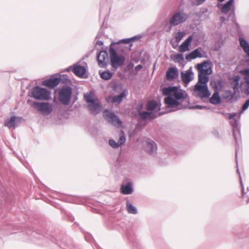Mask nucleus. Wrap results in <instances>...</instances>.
Returning a JSON list of instances; mask_svg holds the SVG:
<instances>
[{
	"label": "nucleus",
	"mask_w": 249,
	"mask_h": 249,
	"mask_svg": "<svg viewBox=\"0 0 249 249\" xmlns=\"http://www.w3.org/2000/svg\"><path fill=\"white\" fill-rule=\"evenodd\" d=\"M213 63L210 60H207L197 65L196 68L199 71L198 82L194 88V95L201 99L209 98L211 92L209 90L207 83L209 78L207 74H211L212 71Z\"/></svg>",
	"instance_id": "f257e3e1"
},
{
	"label": "nucleus",
	"mask_w": 249,
	"mask_h": 249,
	"mask_svg": "<svg viewBox=\"0 0 249 249\" xmlns=\"http://www.w3.org/2000/svg\"><path fill=\"white\" fill-rule=\"evenodd\" d=\"M220 113L225 116H229L228 119L230 120V124L232 128V133L234 139V142L236 146L235 149V159L236 162V167H238V163H237V151L238 148L237 146L239 147V145L241 143V137L240 134V126L239 125V121L240 120V114L238 115V118H236V116H237L236 113H225L224 112H220ZM237 172L239 174L240 180V185L241 187V191H242V195L243 197L245 194L244 192V187L242 181L241 177L240 174L239 170L238 168L237 169Z\"/></svg>",
	"instance_id": "f03ea898"
},
{
	"label": "nucleus",
	"mask_w": 249,
	"mask_h": 249,
	"mask_svg": "<svg viewBox=\"0 0 249 249\" xmlns=\"http://www.w3.org/2000/svg\"><path fill=\"white\" fill-rule=\"evenodd\" d=\"M220 113L225 116H229L228 119L230 120V124L232 128V133L234 139V142L236 146L235 149V159L236 162V167H238V163H237V151L238 148L237 146L239 147V145L241 143V137L240 134V126L239 125V121L240 120V114L238 115V118H236V116H237L236 113H225L224 112H220ZM237 172L239 174L240 180V185L241 187V191H242V195L243 197L245 194L244 192V187L242 181L241 177L240 174L239 170L238 168L237 169Z\"/></svg>",
	"instance_id": "7ed1b4c3"
},
{
	"label": "nucleus",
	"mask_w": 249,
	"mask_h": 249,
	"mask_svg": "<svg viewBox=\"0 0 249 249\" xmlns=\"http://www.w3.org/2000/svg\"><path fill=\"white\" fill-rule=\"evenodd\" d=\"M162 92L163 95L167 96L164 98V102L167 108L178 107L180 104L178 101L185 98L183 93L179 91L177 87H164L162 89Z\"/></svg>",
	"instance_id": "20e7f679"
},
{
	"label": "nucleus",
	"mask_w": 249,
	"mask_h": 249,
	"mask_svg": "<svg viewBox=\"0 0 249 249\" xmlns=\"http://www.w3.org/2000/svg\"><path fill=\"white\" fill-rule=\"evenodd\" d=\"M188 16L183 11H179L175 13L169 21V24L165 26L166 31L170 32L173 26H177L185 22Z\"/></svg>",
	"instance_id": "39448f33"
},
{
	"label": "nucleus",
	"mask_w": 249,
	"mask_h": 249,
	"mask_svg": "<svg viewBox=\"0 0 249 249\" xmlns=\"http://www.w3.org/2000/svg\"><path fill=\"white\" fill-rule=\"evenodd\" d=\"M110 64L112 68L116 70L118 68L123 66L125 61L124 56L118 54L115 49L110 45L109 49Z\"/></svg>",
	"instance_id": "423d86ee"
},
{
	"label": "nucleus",
	"mask_w": 249,
	"mask_h": 249,
	"mask_svg": "<svg viewBox=\"0 0 249 249\" xmlns=\"http://www.w3.org/2000/svg\"><path fill=\"white\" fill-rule=\"evenodd\" d=\"M72 94V89L68 85L63 86L58 93L59 101L64 105L70 104Z\"/></svg>",
	"instance_id": "0eeeda50"
},
{
	"label": "nucleus",
	"mask_w": 249,
	"mask_h": 249,
	"mask_svg": "<svg viewBox=\"0 0 249 249\" xmlns=\"http://www.w3.org/2000/svg\"><path fill=\"white\" fill-rule=\"evenodd\" d=\"M31 97L40 100H48L49 99L50 92L47 89L39 86H35L32 90Z\"/></svg>",
	"instance_id": "6e6552de"
},
{
	"label": "nucleus",
	"mask_w": 249,
	"mask_h": 249,
	"mask_svg": "<svg viewBox=\"0 0 249 249\" xmlns=\"http://www.w3.org/2000/svg\"><path fill=\"white\" fill-rule=\"evenodd\" d=\"M33 105L35 108L44 115H49L53 111V107L48 102H35Z\"/></svg>",
	"instance_id": "1a4fd4ad"
},
{
	"label": "nucleus",
	"mask_w": 249,
	"mask_h": 249,
	"mask_svg": "<svg viewBox=\"0 0 249 249\" xmlns=\"http://www.w3.org/2000/svg\"><path fill=\"white\" fill-rule=\"evenodd\" d=\"M105 112V118L108 123L117 127H120L122 125V123L121 120L114 112H110L108 110H106Z\"/></svg>",
	"instance_id": "9d476101"
},
{
	"label": "nucleus",
	"mask_w": 249,
	"mask_h": 249,
	"mask_svg": "<svg viewBox=\"0 0 249 249\" xmlns=\"http://www.w3.org/2000/svg\"><path fill=\"white\" fill-rule=\"evenodd\" d=\"M97 59L100 68H106L108 65V56L107 51H101L97 54Z\"/></svg>",
	"instance_id": "9b49d317"
},
{
	"label": "nucleus",
	"mask_w": 249,
	"mask_h": 249,
	"mask_svg": "<svg viewBox=\"0 0 249 249\" xmlns=\"http://www.w3.org/2000/svg\"><path fill=\"white\" fill-rule=\"evenodd\" d=\"M88 107L91 113L96 115L101 111L102 105L98 99H96L91 103L88 104Z\"/></svg>",
	"instance_id": "f8f14e48"
},
{
	"label": "nucleus",
	"mask_w": 249,
	"mask_h": 249,
	"mask_svg": "<svg viewBox=\"0 0 249 249\" xmlns=\"http://www.w3.org/2000/svg\"><path fill=\"white\" fill-rule=\"evenodd\" d=\"M60 80L58 77H56L54 75H53L48 79L44 80L42 82V85L50 88H54L60 83Z\"/></svg>",
	"instance_id": "ddd939ff"
},
{
	"label": "nucleus",
	"mask_w": 249,
	"mask_h": 249,
	"mask_svg": "<svg viewBox=\"0 0 249 249\" xmlns=\"http://www.w3.org/2000/svg\"><path fill=\"white\" fill-rule=\"evenodd\" d=\"M157 117V116L153 112L143 111L139 112L138 118L141 121L152 120Z\"/></svg>",
	"instance_id": "4468645a"
},
{
	"label": "nucleus",
	"mask_w": 249,
	"mask_h": 249,
	"mask_svg": "<svg viewBox=\"0 0 249 249\" xmlns=\"http://www.w3.org/2000/svg\"><path fill=\"white\" fill-rule=\"evenodd\" d=\"M178 76V71L176 67H170L166 72V79L168 81H172Z\"/></svg>",
	"instance_id": "2eb2a0df"
},
{
	"label": "nucleus",
	"mask_w": 249,
	"mask_h": 249,
	"mask_svg": "<svg viewBox=\"0 0 249 249\" xmlns=\"http://www.w3.org/2000/svg\"><path fill=\"white\" fill-rule=\"evenodd\" d=\"M193 72L192 68H190L185 72H181V78L182 82L186 84H188L193 78Z\"/></svg>",
	"instance_id": "dca6fc26"
},
{
	"label": "nucleus",
	"mask_w": 249,
	"mask_h": 249,
	"mask_svg": "<svg viewBox=\"0 0 249 249\" xmlns=\"http://www.w3.org/2000/svg\"><path fill=\"white\" fill-rule=\"evenodd\" d=\"M234 0H229L224 4L218 3L217 7L221 10L222 13L228 14L231 9V6H233Z\"/></svg>",
	"instance_id": "f3484780"
},
{
	"label": "nucleus",
	"mask_w": 249,
	"mask_h": 249,
	"mask_svg": "<svg viewBox=\"0 0 249 249\" xmlns=\"http://www.w3.org/2000/svg\"><path fill=\"white\" fill-rule=\"evenodd\" d=\"M193 39V36H190L188 38L185 40V41L182 43V44L179 47V51L180 52H185L188 51L189 49V46L191 44V42Z\"/></svg>",
	"instance_id": "a211bd4d"
},
{
	"label": "nucleus",
	"mask_w": 249,
	"mask_h": 249,
	"mask_svg": "<svg viewBox=\"0 0 249 249\" xmlns=\"http://www.w3.org/2000/svg\"><path fill=\"white\" fill-rule=\"evenodd\" d=\"M202 57L203 56L201 53L199 49L197 48L187 54L185 56V58L187 61H191L196 58H202Z\"/></svg>",
	"instance_id": "6ab92c4d"
},
{
	"label": "nucleus",
	"mask_w": 249,
	"mask_h": 249,
	"mask_svg": "<svg viewBox=\"0 0 249 249\" xmlns=\"http://www.w3.org/2000/svg\"><path fill=\"white\" fill-rule=\"evenodd\" d=\"M145 149L146 152L150 155H153L157 150V145L153 141L146 142Z\"/></svg>",
	"instance_id": "aec40b11"
},
{
	"label": "nucleus",
	"mask_w": 249,
	"mask_h": 249,
	"mask_svg": "<svg viewBox=\"0 0 249 249\" xmlns=\"http://www.w3.org/2000/svg\"><path fill=\"white\" fill-rule=\"evenodd\" d=\"M18 117L16 116H11L9 119H7L5 121L4 126L9 128L15 129L16 127V122Z\"/></svg>",
	"instance_id": "412c9836"
},
{
	"label": "nucleus",
	"mask_w": 249,
	"mask_h": 249,
	"mask_svg": "<svg viewBox=\"0 0 249 249\" xmlns=\"http://www.w3.org/2000/svg\"><path fill=\"white\" fill-rule=\"evenodd\" d=\"M86 72V69L84 66L75 64L74 68V73L79 77H83Z\"/></svg>",
	"instance_id": "4be33fe9"
},
{
	"label": "nucleus",
	"mask_w": 249,
	"mask_h": 249,
	"mask_svg": "<svg viewBox=\"0 0 249 249\" xmlns=\"http://www.w3.org/2000/svg\"><path fill=\"white\" fill-rule=\"evenodd\" d=\"M121 192L124 195L131 194L133 192V187L130 182H127L125 185H122L121 186Z\"/></svg>",
	"instance_id": "5701e85b"
},
{
	"label": "nucleus",
	"mask_w": 249,
	"mask_h": 249,
	"mask_svg": "<svg viewBox=\"0 0 249 249\" xmlns=\"http://www.w3.org/2000/svg\"><path fill=\"white\" fill-rule=\"evenodd\" d=\"M210 102L213 105H218L221 102V99L218 91H214V93L210 99Z\"/></svg>",
	"instance_id": "b1692460"
},
{
	"label": "nucleus",
	"mask_w": 249,
	"mask_h": 249,
	"mask_svg": "<svg viewBox=\"0 0 249 249\" xmlns=\"http://www.w3.org/2000/svg\"><path fill=\"white\" fill-rule=\"evenodd\" d=\"M158 105L156 101L153 100L149 101L146 104V109L150 112H152L157 107Z\"/></svg>",
	"instance_id": "393cba45"
},
{
	"label": "nucleus",
	"mask_w": 249,
	"mask_h": 249,
	"mask_svg": "<svg viewBox=\"0 0 249 249\" xmlns=\"http://www.w3.org/2000/svg\"><path fill=\"white\" fill-rule=\"evenodd\" d=\"M99 74L100 77L105 80H108L113 76V73L109 71H105L103 72L99 71Z\"/></svg>",
	"instance_id": "a878e982"
},
{
	"label": "nucleus",
	"mask_w": 249,
	"mask_h": 249,
	"mask_svg": "<svg viewBox=\"0 0 249 249\" xmlns=\"http://www.w3.org/2000/svg\"><path fill=\"white\" fill-rule=\"evenodd\" d=\"M126 208L127 212L131 214H137L138 213L136 208L132 205L128 200L126 203Z\"/></svg>",
	"instance_id": "bb28decb"
},
{
	"label": "nucleus",
	"mask_w": 249,
	"mask_h": 249,
	"mask_svg": "<svg viewBox=\"0 0 249 249\" xmlns=\"http://www.w3.org/2000/svg\"><path fill=\"white\" fill-rule=\"evenodd\" d=\"M60 80V83H64L65 85L70 86L71 85L72 82L69 77L66 74L60 75L58 77Z\"/></svg>",
	"instance_id": "cd10ccee"
},
{
	"label": "nucleus",
	"mask_w": 249,
	"mask_h": 249,
	"mask_svg": "<svg viewBox=\"0 0 249 249\" xmlns=\"http://www.w3.org/2000/svg\"><path fill=\"white\" fill-rule=\"evenodd\" d=\"M239 42L240 46L242 47L245 53L249 52V43L242 38H239Z\"/></svg>",
	"instance_id": "c85d7f7f"
},
{
	"label": "nucleus",
	"mask_w": 249,
	"mask_h": 249,
	"mask_svg": "<svg viewBox=\"0 0 249 249\" xmlns=\"http://www.w3.org/2000/svg\"><path fill=\"white\" fill-rule=\"evenodd\" d=\"M125 96V93L124 91L122 92L118 95L114 96L112 98V102L116 103H117L118 104L120 103L123 98Z\"/></svg>",
	"instance_id": "c756f323"
},
{
	"label": "nucleus",
	"mask_w": 249,
	"mask_h": 249,
	"mask_svg": "<svg viewBox=\"0 0 249 249\" xmlns=\"http://www.w3.org/2000/svg\"><path fill=\"white\" fill-rule=\"evenodd\" d=\"M122 43L123 44H129V47H131L132 46V44L131 43L130 39V38H125L123 39L120 40H119L118 42H113L111 43L110 45L113 46L115 44H121Z\"/></svg>",
	"instance_id": "7c9ffc66"
},
{
	"label": "nucleus",
	"mask_w": 249,
	"mask_h": 249,
	"mask_svg": "<svg viewBox=\"0 0 249 249\" xmlns=\"http://www.w3.org/2000/svg\"><path fill=\"white\" fill-rule=\"evenodd\" d=\"M234 94L230 90H227L224 93V98L225 99H228L229 101H231L233 99Z\"/></svg>",
	"instance_id": "2f4dec72"
},
{
	"label": "nucleus",
	"mask_w": 249,
	"mask_h": 249,
	"mask_svg": "<svg viewBox=\"0 0 249 249\" xmlns=\"http://www.w3.org/2000/svg\"><path fill=\"white\" fill-rule=\"evenodd\" d=\"M171 58L175 61V60H177L178 63H181L184 61L183 55L182 53H178L176 55H174L173 57L171 56Z\"/></svg>",
	"instance_id": "473e14b6"
},
{
	"label": "nucleus",
	"mask_w": 249,
	"mask_h": 249,
	"mask_svg": "<svg viewBox=\"0 0 249 249\" xmlns=\"http://www.w3.org/2000/svg\"><path fill=\"white\" fill-rule=\"evenodd\" d=\"M184 35L185 33L183 32H178L175 36L176 42L179 43Z\"/></svg>",
	"instance_id": "72a5a7b5"
},
{
	"label": "nucleus",
	"mask_w": 249,
	"mask_h": 249,
	"mask_svg": "<svg viewBox=\"0 0 249 249\" xmlns=\"http://www.w3.org/2000/svg\"><path fill=\"white\" fill-rule=\"evenodd\" d=\"M84 97L85 98V100L86 101L87 103H88V104L91 103L95 100H96V99H97V98H93L92 96L90 94H87L86 95H85Z\"/></svg>",
	"instance_id": "f704fd0d"
},
{
	"label": "nucleus",
	"mask_w": 249,
	"mask_h": 249,
	"mask_svg": "<svg viewBox=\"0 0 249 249\" xmlns=\"http://www.w3.org/2000/svg\"><path fill=\"white\" fill-rule=\"evenodd\" d=\"M249 107V98L243 104L241 107V110L239 114L242 113L248 109Z\"/></svg>",
	"instance_id": "c9c22d12"
},
{
	"label": "nucleus",
	"mask_w": 249,
	"mask_h": 249,
	"mask_svg": "<svg viewBox=\"0 0 249 249\" xmlns=\"http://www.w3.org/2000/svg\"><path fill=\"white\" fill-rule=\"evenodd\" d=\"M109 145L114 148H118L120 146V144L116 142L114 140L110 139L109 140Z\"/></svg>",
	"instance_id": "e433bc0d"
},
{
	"label": "nucleus",
	"mask_w": 249,
	"mask_h": 249,
	"mask_svg": "<svg viewBox=\"0 0 249 249\" xmlns=\"http://www.w3.org/2000/svg\"><path fill=\"white\" fill-rule=\"evenodd\" d=\"M211 84L212 87H213L214 91H218L219 92V90L220 89L217 84L216 81H212V82H211Z\"/></svg>",
	"instance_id": "4c0bfd02"
},
{
	"label": "nucleus",
	"mask_w": 249,
	"mask_h": 249,
	"mask_svg": "<svg viewBox=\"0 0 249 249\" xmlns=\"http://www.w3.org/2000/svg\"><path fill=\"white\" fill-rule=\"evenodd\" d=\"M125 140H126L125 137L124 135H123L120 137L119 139L118 142V143L120 144V146L125 143Z\"/></svg>",
	"instance_id": "58836bf2"
},
{
	"label": "nucleus",
	"mask_w": 249,
	"mask_h": 249,
	"mask_svg": "<svg viewBox=\"0 0 249 249\" xmlns=\"http://www.w3.org/2000/svg\"><path fill=\"white\" fill-rule=\"evenodd\" d=\"M191 109H202L204 108H208L207 106H204L201 105H195L190 107Z\"/></svg>",
	"instance_id": "ea45409f"
},
{
	"label": "nucleus",
	"mask_w": 249,
	"mask_h": 249,
	"mask_svg": "<svg viewBox=\"0 0 249 249\" xmlns=\"http://www.w3.org/2000/svg\"><path fill=\"white\" fill-rule=\"evenodd\" d=\"M241 73L245 76L249 77V68L244 69L241 71Z\"/></svg>",
	"instance_id": "a19ab883"
},
{
	"label": "nucleus",
	"mask_w": 249,
	"mask_h": 249,
	"mask_svg": "<svg viewBox=\"0 0 249 249\" xmlns=\"http://www.w3.org/2000/svg\"><path fill=\"white\" fill-rule=\"evenodd\" d=\"M143 107V104L142 103H141L138 105V106L136 107V109L138 111V114H139V112H141L142 111V109Z\"/></svg>",
	"instance_id": "79ce46f5"
},
{
	"label": "nucleus",
	"mask_w": 249,
	"mask_h": 249,
	"mask_svg": "<svg viewBox=\"0 0 249 249\" xmlns=\"http://www.w3.org/2000/svg\"><path fill=\"white\" fill-rule=\"evenodd\" d=\"M217 84L220 88L221 89L224 85V82L223 79H220L216 81Z\"/></svg>",
	"instance_id": "37998d69"
},
{
	"label": "nucleus",
	"mask_w": 249,
	"mask_h": 249,
	"mask_svg": "<svg viewBox=\"0 0 249 249\" xmlns=\"http://www.w3.org/2000/svg\"><path fill=\"white\" fill-rule=\"evenodd\" d=\"M75 64L66 69L65 71L70 72L72 71L74 72V68H75Z\"/></svg>",
	"instance_id": "c03bdc74"
},
{
	"label": "nucleus",
	"mask_w": 249,
	"mask_h": 249,
	"mask_svg": "<svg viewBox=\"0 0 249 249\" xmlns=\"http://www.w3.org/2000/svg\"><path fill=\"white\" fill-rule=\"evenodd\" d=\"M242 91L246 94L247 95H249V86L246 85V88L245 89H242Z\"/></svg>",
	"instance_id": "a18cd8bd"
},
{
	"label": "nucleus",
	"mask_w": 249,
	"mask_h": 249,
	"mask_svg": "<svg viewBox=\"0 0 249 249\" xmlns=\"http://www.w3.org/2000/svg\"><path fill=\"white\" fill-rule=\"evenodd\" d=\"M142 68V66L141 64L138 65L135 68L136 71H138Z\"/></svg>",
	"instance_id": "49530a36"
},
{
	"label": "nucleus",
	"mask_w": 249,
	"mask_h": 249,
	"mask_svg": "<svg viewBox=\"0 0 249 249\" xmlns=\"http://www.w3.org/2000/svg\"><path fill=\"white\" fill-rule=\"evenodd\" d=\"M246 53V55L245 57V58L246 62L249 65V52Z\"/></svg>",
	"instance_id": "de8ad7c7"
},
{
	"label": "nucleus",
	"mask_w": 249,
	"mask_h": 249,
	"mask_svg": "<svg viewBox=\"0 0 249 249\" xmlns=\"http://www.w3.org/2000/svg\"><path fill=\"white\" fill-rule=\"evenodd\" d=\"M129 38L130 39V41L131 42L132 41H134L136 40L137 39L140 38V36H133V37H132Z\"/></svg>",
	"instance_id": "09e8293b"
},
{
	"label": "nucleus",
	"mask_w": 249,
	"mask_h": 249,
	"mask_svg": "<svg viewBox=\"0 0 249 249\" xmlns=\"http://www.w3.org/2000/svg\"><path fill=\"white\" fill-rule=\"evenodd\" d=\"M206 0H196L197 5H200L202 4Z\"/></svg>",
	"instance_id": "8fccbe9b"
},
{
	"label": "nucleus",
	"mask_w": 249,
	"mask_h": 249,
	"mask_svg": "<svg viewBox=\"0 0 249 249\" xmlns=\"http://www.w3.org/2000/svg\"><path fill=\"white\" fill-rule=\"evenodd\" d=\"M226 20V18L224 17H220V21H221V24H222L225 22Z\"/></svg>",
	"instance_id": "3c124183"
},
{
	"label": "nucleus",
	"mask_w": 249,
	"mask_h": 249,
	"mask_svg": "<svg viewBox=\"0 0 249 249\" xmlns=\"http://www.w3.org/2000/svg\"><path fill=\"white\" fill-rule=\"evenodd\" d=\"M96 44L97 45H99V46H102V45H103L104 43H103V41H102L101 40H97L96 41Z\"/></svg>",
	"instance_id": "603ef678"
},
{
	"label": "nucleus",
	"mask_w": 249,
	"mask_h": 249,
	"mask_svg": "<svg viewBox=\"0 0 249 249\" xmlns=\"http://www.w3.org/2000/svg\"><path fill=\"white\" fill-rule=\"evenodd\" d=\"M245 79L246 81V85L249 86V77L245 76Z\"/></svg>",
	"instance_id": "864d4df0"
},
{
	"label": "nucleus",
	"mask_w": 249,
	"mask_h": 249,
	"mask_svg": "<svg viewBox=\"0 0 249 249\" xmlns=\"http://www.w3.org/2000/svg\"><path fill=\"white\" fill-rule=\"evenodd\" d=\"M232 13H231L230 15V16H231V14L233 15V16L234 17V7H233L232 10Z\"/></svg>",
	"instance_id": "5fc2aeb1"
},
{
	"label": "nucleus",
	"mask_w": 249,
	"mask_h": 249,
	"mask_svg": "<svg viewBox=\"0 0 249 249\" xmlns=\"http://www.w3.org/2000/svg\"><path fill=\"white\" fill-rule=\"evenodd\" d=\"M116 229L119 230L120 232L122 231L118 227H116Z\"/></svg>",
	"instance_id": "6e6d98bb"
},
{
	"label": "nucleus",
	"mask_w": 249,
	"mask_h": 249,
	"mask_svg": "<svg viewBox=\"0 0 249 249\" xmlns=\"http://www.w3.org/2000/svg\"><path fill=\"white\" fill-rule=\"evenodd\" d=\"M249 203V198L248 199V200L246 201V203L248 204Z\"/></svg>",
	"instance_id": "4d7b16f0"
},
{
	"label": "nucleus",
	"mask_w": 249,
	"mask_h": 249,
	"mask_svg": "<svg viewBox=\"0 0 249 249\" xmlns=\"http://www.w3.org/2000/svg\"><path fill=\"white\" fill-rule=\"evenodd\" d=\"M172 46L174 48H176V46H175L174 45H172Z\"/></svg>",
	"instance_id": "13d9d810"
},
{
	"label": "nucleus",
	"mask_w": 249,
	"mask_h": 249,
	"mask_svg": "<svg viewBox=\"0 0 249 249\" xmlns=\"http://www.w3.org/2000/svg\"><path fill=\"white\" fill-rule=\"evenodd\" d=\"M163 114H164V113H160V115H162Z\"/></svg>",
	"instance_id": "bf43d9fd"
},
{
	"label": "nucleus",
	"mask_w": 249,
	"mask_h": 249,
	"mask_svg": "<svg viewBox=\"0 0 249 249\" xmlns=\"http://www.w3.org/2000/svg\"><path fill=\"white\" fill-rule=\"evenodd\" d=\"M98 37H99V36H98V35H97V36H96V38H98Z\"/></svg>",
	"instance_id": "052dcab7"
},
{
	"label": "nucleus",
	"mask_w": 249,
	"mask_h": 249,
	"mask_svg": "<svg viewBox=\"0 0 249 249\" xmlns=\"http://www.w3.org/2000/svg\"><path fill=\"white\" fill-rule=\"evenodd\" d=\"M238 80H239L238 78L236 79L237 82H238Z\"/></svg>",
	"instance_id": "680f3d73"
}]
</instances>
